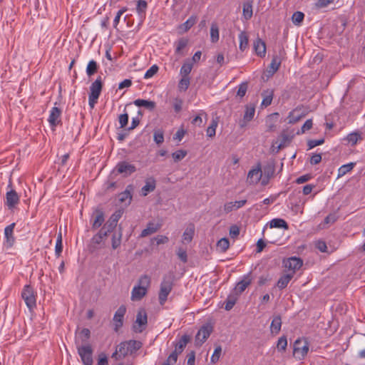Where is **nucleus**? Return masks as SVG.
Wrapping results in <instances>:
<instances>
[{
  "instance_id": "nucleus-61",
  "label": "nucleus",
  "mask_w": 365,
  "mask_h": 365,
  "mask_svg": "<svg viewBox=\"0 0 365 365\" xmlns=\"http://www.w3.org/2000/svg\"><path fill=\"white\" fill-rule=\"evenodd\" d=\"M274 165L273 164H268L267 165L264 166V173L267 177V178H269L274 175Z\"/></svg>"
},
{
  "instance_id": "nucleus-34",
  "label": "nucleus",
  "mask_w": 365,
  "mask_h": 365,
  "mask_svg": "<svg viewBox=\"0 0 365 365\" xmlns=\"http://www.w3.org/2000/svg\"><path fill=\"white\" fill-rule=\"evenodd\" d=\"M293 277V273L291 274H286L282 275L277 281V286L279 289H284L292 278Z\"/></svg>"
},
{
  "instance_id": "nucleus-23",
  "label": "nucleus",
  "mask_w": 365,
  "mask_h": 365,
  "mask_svg": "<svg viewBox=\"0 0 365 365\" xmlns=\"http://www.w3.org/2000/svg\"><path fill=\"white\" fill-rule=\"evenodd\" d=\"M246 203V200L226 202L224 205V211L225 213H229L233 210H238L239 208L243 207Z\"/></svg>"
},
{
  "instance_id": "nucleus-38",
  "label": "nucleus",
  "mask_w": 365,
  "mask_h": 365,
  "mask_svg": "<svg viewBox=\"0 0 365 365\" xmlns=\"http://www.w3.org/2000/svg\"><path fill=\"white\" fill-rule=\"evenodd\" d=\"M255 113V106L252 104H248L245 107V112L243 117L244 121H250L254 118Z\"/></svg>"
},
{
  "instance_id": "nucleus-45",
  "label": "nucleus",
  "mask_w": 365,
  "mask_h": 365,
  "mask_svg": "<svg viewBox=\"0 0 365 365\" xmlns=\"http://www.w3.org/2000/svg\"><path fill=\"white\" fill-rule=\"evenodd\" d=\"M240 46L239 48L244 51L248 46V37L245 31H242L239 34Z\"/></svg>"
},
{
  "instance_id": "nucleus-22",
  "label": "nucleus",
  "mask_w": 365,
  "mask_h": 365,
  "mask_svg": "<svg viewBox=\"0 0 365 365\" xmlns=\"http://www.w3.org/2000/svg\"><path fill=\"white\" fill-rule=\"evenodd\" d=\"M197 22V16L195 15L191 16L185 22L180 24L178 27V31L180 34H182L189 31Z\"/></svg>"
},
{
  "instance_id": "nucleus-15",
  "label": "nucleus",
  "mask_w": 365,
  "mask_h": 365,
  "mask_svg": "<svg viewBox=\"0 0 365 365\" xmlns=\"http://www.w3.org/2000/svg\"><path fill=\"white\" fill-rule=\"evenodd\" d=\"M19 202V196L14 190H10L6 194L5 204L9 209L14 208Z\"/></svg>"
},
{
  "instance_id": "nucleus-59",
  "label": "nucleus",
  "mask_w": 365,
  "mask_h": 365,
  "mask_svg": "<svg viewBox=\"0 0 365 365\" xmlns=\"http://www.w3.org/2000/svg\"><path fill=\"white\" fill-rule=\"evenodd\" d=\"M312 120L308 119L305 121L304 125L301 128V130L297 133V135L304 133L306 131L310 130L312 128Z\"/></svg>"
},
{
  "instance_id": "nucleus-12",
  "label": "nucleus",
  "mask_w": 365,
  "mask_h": 365,
  "mask_svg": "<svg viewBox=\"0 0 365 365\" xmlns=\"http://www.w3.org/2000/svg\"><path fill=\"white\" fill-rule=\"evenodd\" d=\"M116 170L118 173L123 174L128 176L135 173L136 170L135 166L126 161H122L117 164Z\"/></svg>"
},
{
  "instance_id": "nucleus-1",
  "label": "nucleus",
  "mask_w": 365,
  "mask_h": 365,
  "mask_svg": "<svg viewBox=\"0 0 365 365\" xmlns=\"http://www.w3.org/2000/svg\"><path fill=\"white\" fill-rule=\"evenodd\" d=\"M142 346V342L137 340L123 341L116 346L115 351L111 356V359L115 361L122 360L125 356L135 354Z\"/></svg>"
},
{
  "instance_id": "nucleus-39",
  "label": "nucleus",
  "mask_w": 365,
  "mask_h": 365,
  "mask_svg": "<svg viewBox=\"0 0 365 365\" xmlns=\"http://www.w3.org/2000/svg\"><path fill=\"white\" fill-rule=\"evenodd\" d=\"M148 7V4L145 0H139L137 4L136 11L141 19L145 16V11Z\"/></svg>"
},
{
  "instance_id": "nucleus-55",
  "label": "nucleus",
  "mask_w": 365,
  "mask_h": 365,
  "mask_svg": "<svg viewBox=\"0 0 365 365\" xmlns=\"http://www.w3.org/2000/svg\"><path fill=\"white\" fill-rule=\"evenodd\" d=\"M221 354H222V347H221V346H217L215 349L214 353L212 354V355L211 356V359H210L211 363H212V364L217 363L218 361V360L220 359Z\"/></svg>"
},
{
  "instance_id": "nucleus-13",
  "label": "nucleus",
  "mask_w": 365,
  "mask_h": 365,
  "mask_svg": "<svg viewBox=\"0 0 365 365\" xmlns=\"http://www.w3.org/2000/svg\"><path fill=\"white\" fill-rule=\"evenodd\" d=\"M126 312V308L124 305L120 306L115 312L113 316V322L115 324V330L117 331L123 323V317Z\"/></svg>"
},
{
  "instance_id": "nucleus-44",
  "label": "nucleus",
  "mask_w": 365,
  "mask_h": 365,
  "mask_svg": "<svg viewBox=\"0 0 365 365\" xmlns=\"http://www.w3.org/2000/svg\"><path fill=\"white\" fill-rule=\"evenodd\" d=\"M218 125L217 119H212L210 126L207 128L206 134L210 138H213L216 133V128Z\"/></svg>"
},
{
  "instance_id": "nucleus-21",
  "label": "nucleus",
  "mask_w": 365,
  "mask_h": 365,
  "mask_svg": "<svg viewBox=\"0 0 365 365\" xmlns=\"http://www.w3.org/2000/svg\"><path fill=\"white\" fill-rule=\"evenodd\" d=\"M61 110L57 107H53L50 111L48 122L52 127H56L61 121Z\"/></svg>"
},
{
  "instance_id": "nucleus-28",
  "label": "nucleus",
  "mask_w": 365,
  "mask_h": 365,
  "mask_svg": "<svg viewBox=\"0 0 365 365\" xmlns=\"http://www.w3.org/2000/svg\"><path fill=\"white\" fill-rule=\"evenodd\" d=\"M254 49L257 56L263 57L266 53L265 43L259 38H257L254 42Z\"/></svg>"
},
{
  "instance_id": "nucleus-33",
  "label": "nucleus",
  "mask_w": 365,
  "mask_h": 365,
  "mask_svg": "<svg viewBox=\"0 0 365 365\" xmlns=\"http://www.w3.org/2000/svg\"><path fill=\"white\" fill-rule=\"evenodd\" d=\"M252 2L247 1L243 3L242 15L246 20H249L252 16Z\"/></svg>"
},
{
  "instance_id": "nucleus-19",
  "label": "nucleus",
  "mask_w": 365,
  "mask_h": 365,
  "mask_svg": "<svg viewBox=\"0 0 365 365\" xmlns=\"http://www.w3.org/2000/svg\"><path fill=\"white\" fill-rule=\"evenodd\" d=\"M251 282L252 278L250 274L245 275L243 279L236 284L235 291L237 294H240L246 289V288L251 284Z\"/></svg>"
},
{
  "instance_id": "nucleus-51",
  "label": "nucleus",
  "mask_w": 365,
  "mask_h": 365,
  "mask_svg": "<svg viewBox=\"0 0 365 365\" xmlns=\"http://www.w3.org/2000/svg\"><path fill=\"white\" fill-rule=\"evenodd\" d=\"M287 346V339L285 336L279 338L277 343V349L279 352H284Z\"/></svg>"
},
{
  "instance_id": "nucleus-35",
  "label": "nucleus",
  "mask_w": 365,
  "mask_h": 365,
  "mask_svg": "<svg viewBox=\"0 0 365 365\" xmlns=\"http://www.w3.org/2000/svg\"><path fill=\"white\" fill-rule=\"evenodd\" d=\"M122 239V230L120 228L118 232H114L111 237V245L113 250H116L120 246Z\"/></svg>"
},
{
  "instance_id": "nucleus-50",
  "label": "nucleus",
  "mask_w": 365,
  "mask_h": 365,
  "mask_svg": "<svg viewBox=\"0 0 365 365\" xmlns=\"http://www.w3.org/2000/svg\"><path fill=\"white\" fill-rule=\"evenodd\" d=\"M98 64L94 60H91L88 62L86 67V73L88 76H93L97 72Z\"/></svg>"
},
{
  "instance_id": "nucleus-64",
  "label": "nucleus",
  "mask_w": 365,
  "mask_h": 365,
  "mask_svg": "<svg viewBox=\"0 0 365 365\" xmlns=\"http://www.w3.org/2000/svg\"><path fill=\"white\" fill-rule=\"evenodd\" d=\"M183 101L180 98H175L173 101V108L176 113L180 112L182 110Z\"/></svg>"
},
{
  "instance_id": "nucleus-30",
  "label": "nucleus",
  "mask_w": 365,
  "mask_h": 365,
  "mask_svg": "<svg viewBox=\"0 0 365 365\" xmlns=\"http://www.w3.org/2000/svg\"><path fill=\"white\" fill-rule=\"evenodd\" d=\"M282 327V319L279 315L274 316L270 325L272 334H277L279 333Z\"/></svg>"
},
{
  "instance_id": "nucleus-24",
  "label": "nucleus",
  "mask_w": 365,
  "mask_h": 365,
  "mask_svg": "<svg viewBox=\"0 0 365 365\" xmlns=\"http://www.w3.org/2000/svg\"><path fill=\"white\" fill-rule=\"evenodd\" d=\"M262 175V171L261 170L260 165H259L257 168L252 169L249 171L247 175V179L252 183H257L261 179Z\"/></svg>"
},
{
  "instance_id": "nucleus-40",
  "label": "nucleus",
  "mask_w": 365,
  "mask_h": 365,
  "mask_svg": "<svg viewBox=\"0 0 365 365\" xmlns=\"http://www.w3.org/2000/svg\"><path fill=\"white\" fill-rule=\"evenodd\" d=\"M219 28L216 23H212L210 27V38L212 43H216L219 41Z\"/></svg>"
},
{
  "instance_id": "nucleus-62",
  "label": "nucleus",
  "mask_w": 365,
  "mask_h": 365,
  "mask_svg": "<svg viewBox=\"0 0 365 365\" xmlns=\"http://www.w3.org/2000/svg\"><path fill=\"white\" fill-rule=\"evenodd\" d=\"M334 0H318L315 3V6L317 9L325 8L329 6L330 4L334 3Z\"/></svg>"
},
{
  "instance_id": "nucleus-27",
  "label": "nucleus",
  "mask_w": 365,
  "mask_h": 365,
  "mask_svg": "<svg viewBox=\"0 0 365 365\" xmlns=\"http://www.w3.org/2000/svg\"><path fill=\"white\" fill-rule=\"evenodd\" d=\"M160 224H155L152 222H148L146 228L142 230L140 237H145L156 232L160 228Z\"/></svg>"
},
{
  "instance_id": "nucleus-5",
  "label": "nucleus",
  "mask_w": 365,
  "mask_h": 365,
  "mask_svg": "<svg viewBox=\"0 0 365 365\" xmlns=\"http://www.w3.org/2000/svg\"><path fill=\"white\" fill-rule=\"evenodd\" d=\"M108 233L101 229L91 240L89 249L93 252L106 246V240Z\"/></svg>"
},
{
  "instance_id": "nucleus-25",
  "label": "nucleus",
  "mask_w": 365,
  "mask_h": 365,
  "mask_svg": "<svg viewBox=\"0 0 365 365\" xmlns=\"http://www.w3.org/2000/svg\"><path fill=\"white\" fill-rule=\"evenodd\" d=\"M148 290L144 287H140L138 285L134 286L131 292V300L139 301L146 295Z\"/></svg>"
},
{
  "instance_id": "nucleus-18",
  "label": "nucleus",
  "mask_w": 365,
  "mask_h": 365,
  "mask_svg": "<svg viewBox=\"0 0 365 365\" xmlns=\"http://www.w3.org/2000/svg\"><path fill=\"white\" fill-rule=\"evenodd\" d=\"M92 229L99 228L105 221L104 213L101 210H96L93 216Z\"/></svg>"
},
{
  "instance_id": "nucleus-37",
  "label": "nucleus",
  "mask_w": 365,
  "mask_h": 365,
  "mask_svg": "<svg viewBox=\"0 0 365 365\" xmlns=\"http://www.w3.org/2000/svg\"><path fill=\"white\" fill-rule=\"evenodd\" d=\"M195 233V227L193 225H190L185 230L182 235V240L185 242H190L193 238Z\"/></svg>"
},
{
  "instance_id": "nucleus-57",
  "label": "nucleus",
  "mask_w": 365,
  "mask_h": 365,
  "mask_svg": "<svg viewBox=\"0 0 365 365\" xmlns=\"http://www.w3.org/2000/svg\"><path fill=\"white\" fill-rule=\"evenodd\" d=\"M190 85V78L188 77H184L179 81L178 88L180 90L186 91Z\"/></svg>"
},
{
  "instance_id": "nucleus-56",
  "label": "nucleus",
  "mask_w": 365,
  "mask_h": 365,
  "mask_svg": "<svg viewBox=\"0 0 365 365\" xmlns=\"http://www.w3.org/2000/svg\"><path fill=\"white\" fill-rule=\"evenodd\" d=\"M158 66L157 65H153L145 73L144 78L148 79L152 78L158 71Z\"/></svg>"
},
{
  "instance_id": "nucleus-41",
  "label": "nucleus",
  "mask_w": 365,
  "mask_h": 365,
  "mask_svg": "<svg viewBox=\"0 0 365 365\" xmlns=\"http://www.w3.org/2000/svg\"><path fill=\"white\" fill-rule=\"evenodd\" d=\"M280 64V58L277 56H274L269 66V73L272 75L274 74L279 69Z\"/></svg>"
},
{
  "instance_id": "nucleus-53",
  "label": "nucleus",
  "mask_w": 365,
  "mask_h": 365,
  "mask_svg": "<svg viewBox=\"0 0 365 365\" xmlns=\"http://www.w3.org/2000/svg\"><path fill=\"white\" fill-rule=\"evenodd\" d=\"M188 43V40L185 38H180L176 43H175V53H180L181 51L185 48Z\"/></svg>"
},
{
  "instance_id": "nucleus-6",
  "label": "nucleus",
  "mask_w": 365,
  "mask_h": 365,
  "mask_svg": "<svg viewBox=\"0 0 365 365\" xmlns=\"http://www.w3.org/2000/svg\"><path fill=\"white\" fill-rule=\"evenodd\" d=\"M21 297L29 309L36 306V295L34 289L29 284L25 285L21 292Z\"/></svg>"
},
{
  "instance_id": "nucleus-43",
  "label": "nucleus",
  "mask_w": 365,
  "mask_h": 365,
  "mask_svg": "<svg viewBox=\"0 0 365 365\" xmlns=\"http://www.w3.org/2000/svg\"><path fill=\"white\" fill-rule=\"evenodd\" d=\"M150 277L147 274H144L139 278L137 285L140 287H144L145 289L148 290L150 285Z\"/></svg>"
},
{
  "instance_id": "nucleus-2",
  "label": "nucleus",
  "mask_w": 365,
  "mask_h": 365,
  "mask_svg": "<svg viewBox=\"0 0 365 365\" xmlns=\"http://www.w3.org/2000/svg\"><path fill=\"white\" fill-rule=\"evenodd\" d=\"M175 275L173 272L164 275L160 283V288L158 294L159 302L163 305L167 301L168 296L171 292L173 287Z\"/></svg>"
},
{
  "instance_id": "nucleus-8",
  "label": "nucleus",
  "mask_w": 365,
  "mask_h": 365,
  "mask_svg": "<svg viewBox=\"0 0 365 365\" xmlns=\"http://www.w3.org/2000/svg\"><path fill=\"white\" fill-rule=\"evenodd\" d=\"M148 324V316L144 309H140L137 314L133 330L136 333H141L146 327Z\"/></svg>"
},
{
  "instance_id": "nucleus-29",
  "label": "nucleus",
  "mask_w": 365,
  "mask_h": 365,
  "mask_svg": "<svg viewBox=\"0 0 365 365\" xmlns=\"http://www.w3.org/2000/svg\"><path fill=\"white\" fill-rule=\"evenodd\" d=\"M102 81L101 77L98 78L90 86L89 95L99 98L102 90Z\"/></svg>"
},
{
  "instance_id": "nucleus-3",
  "label": "nucleus",
  "mask_w": 365,
  "mask_h": 365,
  "mask_svg": "<svg viewBox=\"0 0 365 365\" xmlns=\"http://www.w3.org/2000/svg\"><path fill=\"white\" fill-rule=\"evenodd\" d=\"M78 354L83 365H93V349L90 344H81L78 339L75 340Z\"/></svg>"
},
{
  "instance_id": "nucleus-49",
  "label": "nucleus",
  "mask_w": 365,
  "mask_h": 365,
  "mask_svg": "<svg viewBox=\"0 0 365 365\" xmlns=\"http://www.w3.org/2000/svg\"><path fill=\"white\" fill-rule=\"evenodd\" d=\"M304 18V14L302 11H295L292 16V23L296 26H300Z\"/></svg>"
},
{
  "instance_id": "nucleus-9",
  "label": "nucleus",
  "mask_w": 365,
  "mask_h": 365,
  "mask_svg": "<svg viewBox=\"0 0 365 365\" xmlns=\"http://www.w3.org/2000/svg\"><path fill=\"white\" fill-rule=\"evenodd\" d=\"M190 341L187 335H183L179 341L175 344V350L168 356L169 362H176L178 354H180Z\"/></svg>"
},
{
  "instance_id": "nucleus-4",
  "label": "nucleus",
  "mask_w": 365,
  "mask_h": 365,
  "mask_svg": "<svg viewBox=\"0 0 365 365\" xmlns=\"http://www.w3.org/2000/svg\"><path fill=\"white\" fill-rule=\"evenodd\" d=\"M309 342L305 339H298L294 343L293 355L299 359H303L309 351Z\"/></svg>"
},
{
  "instance_id": "nucleus-10",
  "label": "nucleus",
  "mask_w": 365,
  "mask_h": 365,
  "mask_svg": "<svg viewBox=\"0 0 365 365\" xmlns=\"http://www.w3.org/2000/svg\"><path fill=\"white\" fill-rule=\"evenodd\" d=\"M294 137V134H289L287 131L283 130L279 135L280 142L276 141L273 143L272 147L274 148V150L276 152H279L282 148L287 146L292 140Z\"/></svg>"
},
{
  "instance_id": "nucleus-42",
  "label": "nucleus",
  "mask_w": 365,
  "mask_h": 365,
  "mask_svg": "<svg viewBox=\"0 0 365 365\" xmlns=\"http://www.w3.org/2000/svg\"><path fill=\"white\" fill-rule=\"evenodd\" d=\"M354 165H355V163H350L341 165L338 170L337 178H339L344 176V175H346L349 171H351L353 169V168L354 167Z\"/></svg>"
},
{
  "instance_id": "nucleus-7",
  "label": "nucleus",
  "mask_w": 365,
  "mask_h": 365,
  "mask_svg": "<svg viewBox=\"0 0 365 365\" xmlns=\"http://www.w3.org/2000/svg\"><path fill=\"white\" fill-rule=\"evenodd\" d=\"M213 331L212 324L207 323L202 325L198 330L195 336V343L197 346H201L210 336Z\"/></svg>"
},
{
  "instance_id": "nucleus-52",
  "label": "nucleus",
  "mask_w": 365,
  "mask_h": 365,
  "mask_svg": "<svg viewBox=\"0 0 365 365\" xmlns=\"http://www.w3.org/2000/svg\"><path fill=\"white\" fill-rule=\"evenodd\" d=\"M217 247L222 252H226L230 247L229 240L226 237H223L218 240L217 242Z\"/></svg>"
},
{
  "instance_id": "nucleus-31",
  "label": "nucleus",
  "mask_w": 365,
  "mask_h": 365,
  "mask_svg": "<svg viewBox=\"0 0 365 365\" xmlns=\"http://www.w3.org/2000/svg\"><path fill=\"white\" fill-rule=\"evenodd\" d=\"M132 190L133 186L131 185H128L125 191L119 194V201L121 202H126L128 201L127 204H130L132 200Z\"/></svg>"
},
{
  "instance_id": "nucleus-26",
  "label": "nucleus",
  "mask_w": 365,
  "mask_h": 365,
  "mask_svg": "<svg viewBox=\"0 0 365 365\" xmlns=\"http://www.w3.org/2000/svg\"><path fill=\"white\" fill-rule=\"evenodd\" d=\"M133 103L138 107H143L150 111L154 110L156 107V103L154 101L150 100L139 98L135 100Z\"/></svg>"
},
{
  "instance_id": "nucleus-47",
  "label": "nucleus",
  "mask_w": 365,
  "mask_h": 365,
  "mask_svg": "<svg viewBox=\"0 0 365 365\" xmlns=\"http://www.w3.org/2000/svg\"><path fill=\"white\" fill-rule=\"evenodd\" d=\"M237 300V296L236 295H234V294H230L226 301H225V310L227 311H230L232 309V307H234V305L235 304Z\"/></svg>"
},
{
  "instance_id": "nucleus-16",
  "label": "nucleus",
  "mask_w": 365,
  "mask_h": 365,
  "mask_svg": "<svg viewBox=\"0 0 365 365\" xmlns=\"http://www.w3.org/2000/svg\"><path fill=\"white\" fill-rule=\"evenodd\" d=\"M302 108L297 107L295 109L292 110L288 115V123L294 124L298 122L301 118L306 115V113L302 110Z\"/></svg>"
},
{
  "instance_id": "nucleus-14",
  "label": "nucleus",
  "mask_w": 365,
  "mask_h": 365,
  "mask_svg": "<svg viewBox=\"0 0 365 365\" xmlns=\"http://www.w3.org/2000/svg\"><path fill=\"white\" fill-rule=\"evenodd\" d=\"M15 226L16 223L13 222L6 226L4 229V237L7 247H11L15 242V237L14 236V230Z\"/></svg>"
},
{
  "instance_id": "nucleus-63",
  "label": "nucleus",
  "mask_w": 365,
  "mask_h": 365,
  "mask_svg": "<svg viewBox=\"0 0 365 365\" xmlns=\"http://www.w3.org/2000/svg\"><path fill=\"white\" fill-rule=\"evenodd\" d=\"M324 138L319 139V140H309L307 142V145H308L309 150L312 149L317 145H322L324 143Z\"/></svg>"
},
{
  "instance_id": "nucleus-48",
  "label": "nucleus",
  "mask_w": 365,
  "mask_h": 365,
  "mask_svg": "<svg viewBox=\"0 0 365 365\" xmlns=\"http://www.w3.org/2000/svg\"><path fill=\"white\" fill-rule=\"evenodd\" d=\"M192 68V63L190 61H185L180 68V74L184 77H187Z\"/></svg>"
},
{
  "instance_id": "nucleus-17",
  "label": "nucleus",
  "mask_w": 365,
  "mask_h": 365,
  "mask_svg": "<svg viewBox=\"0 0 365 365\" xmlns=\"http://www.w3.org/2000/svg\"><path fill=\"white\" fill-rule=\"evenodd\" d=\"M303 264V261L297 257H292L287 259L286 262H284V265L287 268L292 271L294 274L296 270H298L301 268Z\"/></svg>"
},
{
  "instance_id": "nucleus-36",
  "label": "nucleus",
  "mask_w": 365,
  "mask_h": 365,
  "mask_svg": "<svg viewBox=\"0 0 365 365\" xmlns=\"http://www.w3.org/2000/svg\"><path fill=\"white\" fill-rule=\"evenodd\" d=\"M269 225L271 228H283L284 230H288L289 228L287 222L281 218H274L272 220L269 222Z\"/></svg>"
},
{
  "instance_id": "nucleus-58",
  "label": "nucleus",
  "mask_w": 365,
  "mask_h": 365,
  "mask_svg": "<svg viewBox=\"0 0 365 365\" xmlns=\"http://www.w3.org/2000/svg\"><path fill=\"white\" fill-rule=\"evenodd\" d=\"M154 141L158 144H162L164 141V135L162 130H156L153 135Z\"/></svg>"
},
{
  "instance_id": "nucleus-54",
  "label": "nucleus",
  "mask_w": 365,
  "mask_h": 365,
  "mask_svg": "<svg viewBox=\"0 0 365 365\" xmlns=\"http://www.w3.org/2000/svg\"><path fill=\"white\" fill-rule=\"evenodd\" d=\"M187 151L184 150H178L173 153L172 156L175 162L182 160L187 155Z\"/></svg>"
},
{
  "instance_id": "nucleus-32",
  "label": "nucleus",
  "mask_w": 365,
  "mask_h": 365,
  "mask_svg": "<svg viewBox=\"0 0 365 365\" xmlns=\"http://www.w3.org/2000/svg\"><path fill=\"white\" fill-rule=\"evenodd\" d=\"M262 96H263V99L262 101V106L267 107L272 103L273 96H274V91L273 90H266L264 91L262 93Z\"/></svg>"
},
{
  "instance_id": "nucleus-11",
  "label": "nucleus",
  "mask_w": 365,
  "mask_h": 365,
  "mask_svg": "<svg viewBox=\"0 0 365 365\" xmlns=\"http://www.w3.org/2000/svg\"><path fill=\"white\" fill-rule=\"evenodd\" d=\"M121 217V212L117 211L114 212L108 221L104 224L101 229L104 230L106 232H112L117 226V223Z\"/></svg>"
},
{
  "instance_id": "nucleus-20",
  "label": "nucleus",
  "mask_w": 365,
  "mask_h": 365,
  "mask_svg": "<svg viewBox=\"0 0 365 365\" xmlns=\"http://www.w3.org/2000/svg\"><path fill=\"white\" fill-rule=\"evenodd\" d=\"M145 182V185L141 188V195L144 197L154 191L156 187V180L153 177L147 178Z\"/></svg>"
},
{
  "instance_id": "nucleus-46",
  "label": "nucleus",
  "mask_w": 365,
  "mask_h": 365,
  "mask_svg": "<svg viewBox=\"0 0 365 365\" xmlns=\"http://www.w3.org/2000/svg\"><path fill=\"white\" fill-rule=\"evenodd\" d=\"M90 330L87 328L83 329L79 333V338H77L80 341L81 344H89L88 340L90 337Z\"/></svg>"
},
{
  "instance_id": "nucleus-60",
  "label": "nucleus",
  "mask_w": 365,
  "mask_h": 365,
  "mask_svg": "<svg viewBox=\"0 0 365 365\" xmlns=\"http://www.w3.org/2000/svg\"><path fill=\"white\" fill-rule=\"evenodd\" d=\"M248 85L247 82L242 83L238 88L237 95L241 98L244 97L247 91Z\"/></svg>"
}]
</instances>
